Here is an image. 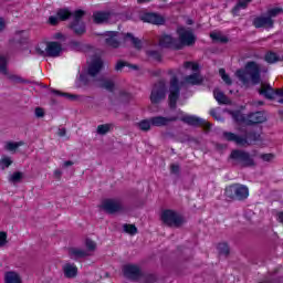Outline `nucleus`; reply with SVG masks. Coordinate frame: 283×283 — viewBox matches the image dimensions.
I'll return each mask as SVG.
<instances>
[{"instance_id":"nucleus-1","label":"nucleus","mask_w":283,"mask_h":283,"mask_svg":"<svg viewBox=\"0 0 283 283\" xmlns=\"http://www.w3.org/2000/svg\"><path fill=\"white\" fill-rule=\"evenodd\" d=\"M235 76L243 85H249V83H252V85H261L258 93L260 96L268 98V101H273L275 96H281L279 103L283 104V88H273L271 84L262 82V69L258 62H247L244 69L237 70Z\"/></svg>"},{"instance_id":"nucleus-2","label":"nucleus","mask_w":283,"mask_h":283,"mask_svg":"<svg viewBox=\"0 0 283 283\" xmlns=\"http://www.w3.org/2000/svg\"><path fill=\"white\" fill-rule=\"evenodd\" d=\"M71 17H73L70 25L71 30L77 35L85 34V23L82 21L83 17H85V11L81 9L75 10L74 13L70 9H59L56 15L49 18V23L50 25H59V21H67Z\"/></svg>"},{"instance_id":"nucleus-3","label":"nucleus","mask_w":283,"mask_h":283,"mask_svg":"<svg viewBox=\"0 0 283 283\" xmlns=\"http://www.w3.org/2000/svg\"><path fill=\"white\" fill-rule=\"evenodd\" d=\"M224 197L228 200L244 202L249 198V187L242 184H232L226 187Z\"/></svg>"},{"instance_id":"nucleus-4","label":"nucleus","mask_w":283,"mask_h":283,"mask_svg":"<svg viewBox=\"0 0 283 283\" xmlns=\"http://www.w3.org/2000/svg\"><path fill=\"white\" fill-rule=\"evenodd\" d=\"M230 160H233L234 165H239V167H255V159L247 150L233 149L230 154Z\"/></svg>"},{"instance_id":"nucleus-5","label":"nucleus","mask_w":283,"mask_h":283,"mask_svg":"<svg viewBox=\"0 0 283 283\" xmlns=\"http://www.w3.org/2000/svg\"><path fill=\"white\" fill-rule=\"evenodd\" d=\"M177 34L179 36V40H177V50H182L185 46L191 48V45H196L197 38L192 30L179 27L177 29Z\"/></svg>"},{"instance_id":"nucleus-6","label":"nucleus","mask_w":283,"mask_h":283,"mask_svg":"<svg viewBox=\"0 0 283 283\" xmlns=\"http://www.w3.org/2000/svg\"><path fill=\"white\" fill-rule=\"evenodd\" d=\"M160 218L167 227H182L185 224V218L171 209L163 210Z\"/></svg>"},{"instance_id":"nucleus-7","label":"nucleus","mask_w":283,"mask_h":283,"mask_svg":"<svg viewBox=\"0 0 283 283\" xmlns=\"http://www.w3.org/2000/svg\"><path fill=\"white\" fill-rule=\"evenodd\" d=\"M178 98H180V81L178 80V76L172 75L170 78L168 95L170 109H176V106L178 105Z\"/></svg>"},{"instance_id":"nucleus-8","label":"nucleus","mask_w":283,"mask_h":283,"mask_svg":"<svg viewBox=\"0 0 283 283\" xmlns=\"http://www.w3.org/2000/svg\"><path fill=\"white\" fill-rule=\"evenodd\" d=\"M103 67H105L103 57H101V55H93L87 63L86 74L91 76V78H96V76L103 72Z\"/></svg>"},{"instance_id":"nucleus-9","label":"nucleus","mask_w":283,"mask_h":283,"mask_svg":"<svg viewBox=\"0 0 283 283\" xmlns=\"http://www.w3.org/2000/svg\"><path fill=\"white\" fill-rule=\"evenodd\" d=\"M167 86L165 85L164 81H159L156 83L153 87V91L150 93V103L153 105H158L161 103V101H165L167 94Z\"/></svg>"},{"instance_id":"nucleus-10","label":"nucleus","mask_w":283,"mask_h":283,"mask_svg":"<svg viewBox=\"0 0 283 283\" xmlns=\"http://www.w3.org/2000/svg\"><path fill=\"white\" fill-rule=\"evenodd\" d=\"M179 120L186 125H189L190 127H205V129H211V123L193 115H184L179 118Z\"/></svg>"},{"instance_id":"nucleus-11","label":"nucleus","mask_w":283,"mask_h":283,"mask_svg":"<svg viewBox=\"0 0 283 283\" xmlns=\"http://www.w3.org/2000/svg\"><path fill=\"white\" fill-rule=\"evenodd\" d=\"M0 74H3L4 76H8L9 81H11V83H30L28 80L19 76V75H14V74H8V59H6V56L0 55Z\"/></svg>"},{"instance_id":"nucleus-12","label":"nucleus","mask_w":283,"mask_h":283,"mask_svg":"<svg viewBox=\"0 0 283 283\" xmlns=\"http://www.w3.org/2000/svg\"><path fill=\"white\" fill-rule=\"evenodd\" d=\"M139 19L143 23H150L151 25H165L166 23L165 17L156 12L140 13Z\"/></svg>"},{"instance_id":"nucleus-13","label":"nucleus","mask_w":283,"mask_h":283,"mask_svg":"<svg viewBox=\"0 0 283 283\" xmlns=\"http://www.w3.org/2000/svg\"><path fill=\"white\" fill-rule=\"evenodd\" d=\"M123 273L125 277H127L128 280H133L134 282L143 277V271L140 270V266L136 264L124 265Z\"/></svg>"},{"instance_id":"nucleus-14","label":"nucleus","mask_w":283,"mask_h":283,"mask_svg":"<svg viewBox=\"0 0 283 283\" xmlns=\"http://www.w3.org/2000/svg\"><path fill=\"white\" fill-rule=\"evenodd\" d=\"M178 116L165 117V116H154L150 117V123L153 127H167L169 123H176Z\"/></svg>"},{"instance_id":"nucleus-15","label":"nucleus","mask_w":283,"mask_h":283,"mask_svg":"<svg viewBox=\"0 0 283 283\" xmlns=\"http://www.w3.org/2000/svg\"><path fill=\"white\" fill-rule=\"evenodd\" d=\"M241 147H244V145H253V143H258L260 140V133L255 130H244L243 135L241 136Z\"/></svg>"},{"instance_id":"nucleus-16","label":"nucleus","mask_w":283,"mask_h":283,"mask_svg":"<svg viewBox=\"0 0 283 283\" xmlns=\"http://www.w3.org/2000/svg\"><path fill=\"white\" fill-rule=\"evenodd\" d=\"M61 52H63V45L59 42H48L46 43V54L51 59H56L61 56Z\"/></svg>"},{"instance_id":"nucleus-17","label":"nucleus","mask_w":283,"mask_h":283,"mask_svg":"<svg viewBox=\"0 0 283 283\" xmlns=\"http://www.w3.org/2000/svg\"><path fill=\"white\" fill-rule=\"evenodd\" d=\"M177 45H178V39H175L169 34L165 33L159 38L160 48H171L172 50H178Z\"/></svg>"},{"instance_id":"nucleus-18","label":"nucleus","mask_w":283,"mask_h":283,"mask_svg":"<svg viewBox=\"0 0 283 283\" xmlns=\"http://www.w3.org/2000/svg\"><path fill=\"white\" fill-rule=\"evenodd\" d=\"M262 123H266V115L264 112H254L248 114V125H260Z\"/></svg>"},{"instance_id":"nucleus-19","label":"nucleus","mask_w":283,"mask_h":283,"mask_svg":"<svg viewBox=\"0 0 283 283\" xmlns=\"http://www.w3.org/2000/svg\"><path fill=\"white\" fill-rule=\"evenodd\" d=\"M273 19L271 17H256L252 21V25H254L256 29L260 28H273L274 25Z\"/></svg>"},{"instance_id":"nucleus-20","label":"nucleus","mask_w":283,"mask_h":283,"mask_svg":"<svg viewBox=\"0 0 283 283\" xmlns=\"http://www.w3.org/2000/svg\"><path fill=\"white\" fill-rule=\"evenodd\" d=\"M125 211V206L118 200L107 199V213H123Z\"/></svg>"},{"instance_id":"nucleus-21","label":"nucleus","mask_w":283,"mask_h":283,"mask_svg":"<svg viewBox=\"0 0 283 283\" xmlns=\"http://www.w3.org/2000/svg\"><path fill=\"white\" fill-rule=\"evenodd\" d=\"M69 256L71 258V260H83V258L90 256V252L81 248H70Z\"/></svg>"},{"instance_id":"nucleus-22","label":"nucleus","mask_w":283,"mask_h":283,"mask_svg":"<svg viewBox=\"0 0 283 283\" xmlns=\"http://www.w3.org/2000/svg\"><path fill=\"white\" fill-rule=\"evenodd\" d=\"M62 271L64 273V277L72 280V277H76L78 275V268L74 263H66L63 265Z\"/></svg>"},{"instance_id":"nucleus-23","label":"nucleus","mask_w":283,"mask_h":283,"mask_svg":"<svg viewBox=\"0 0 283 283\" xmlns=\"http://www.w3.org/2000/svg\"><path fill=\"white\" fill-rule=\"evenodd\" d=\"M125 67H128L129 70H135V71L139 70L138 65H136V64H132L127 61L118 60L115 65V72H123V70H125Z\"/></svg>"},{"instance_id":"nucleus-24","label":"nucleus","mask_w":283,"mask_h":283,"mask_svg":"<svg viewBox=\"0 0 283 283\" xmlns=\"http://www.w3.org/2000/svg\"><path fill=\"white\" fill-rule=\"evenodd\" d=\"M223 137L226 138V140H228V143H235L237 145H241V146L244 140L242 139V136L235 135V133H231V132H224Z\"/></svg>"},{"instance_id":"nucleus-25","label":"nucleus","mask_w":283,"mask_h":283,"mask_svg":"<svg viewBox=\"0 0 283 283\" xmlns=\"http://www.w3.org/2000/svg\"><path fill=\"white\" fill-rule=\"evenodd\" d=\"M118 34V32L116 31H107V46L108 48H119L120 46V42H118V40L114 39V36H116Z\"/></svg>"},{"instance_id":"nucleus-26","label":"nucleus","mask_w":283,"mask_h":283,"mask_svg":"<svg viewBox=\"0 0 283 283\" xmlns=\"http://www.w3.org/2000/svg\"><path fill=\"white\" fill-rule=\"evenodd\" d=\"M13 43H19L20 45H25L28 43V32L18 31L12 40Z\"/></svg>"},{"instance_id":"nucleus-27","label":"nucleus","mask_w":283,"mask_h":283,"mask_svg":"<svg viewBox=\"0 0 283 283\" xmlns=\"http://www.w3.org/2000/svg\"><path fill=\"white\" fill-rule=\"evenodd\" d=\"M185 81L188 85H202V77H200V74L198 73L186 76Z\"/></svg>"},{"instance_id":"nucleus-28","label":"nucleus","mask_w":283,"mask_h":283,"mask_svg":"<svg viewBox=\"0 0 283 283\" xmlns=\"http://www.w3.org/2000/svg\"><path fill=\"white\" fill-rule=\"evenodd\" d=\"M264 62L269 63L270 65H273L277 62H280V55L273 51H268L264 55Z\"/></svg>"},{"instance_id":"nucleus-29","label":"nucleus","mask_w":283,"mask_h":283,"mask_svg":"<svg viewBox=\"0 0 283 283\" xmlns=\"http://www.w3.org/2000/svg\"><path fill=\"white\" fill-rule=\"evenodd\" d=\"M230 115L234 123H245V125H248V116H244L241 111H231Z\"/></svg>"},{"instance_id":"nucleus-30","label":"nucleus","mask_w":283,"mask_h":283,"mask_svg":"<svg viewBox=\"0 0 283 283\" xmlns=\"http://www.w3.org/2000/svg\"><path fill=\"white\" fill-rule=\"evenodd\" d=\"M213 96L219 105H230L231 102L221 91H214Z\"/></svg>"},{"instance_id":"nucleus-31","label":"nucleus","mask_w":283,"mask_h":283,"mask_svg":"<svg viewBox=\"0 0 283 283\" xmlns=\"http://www.w3.org/2000/svg\"><path fill=\"white\" fill-rule=\"evenodd\" d=\"M146 55L153 61H157V63L163 61V53H160L158 50H148L146 51Z\"/></svg>"},{"instance_id":"nucleus-32","label":"nucleus","mask_w":283,"mask_h":283,"mask_svg":"<svg viewBox=\"0 0 283 283\" xmlns=\"http://www.w3.org/2000/svg\"><path fill=\"white\" fill-rule=\"evenodd\" d=\"M125 39H129L135 48V50H143V41L132 33H126Z\"/></svg>"},{"instance_id":"nucleus-33","label":"nucleus","mask_w":283,"mask_h":283,"mask_svg":"<svg viewBox=\"0 0 283 283\" xmlns=\"http://www.w3.org/2000/svg\"><path fill=\"white\" fill-rule=\"evenodd\" d=\"M6 283H21V277L17 272H7L4 276Z\"/></svg>"},{"instance_id":"nucleus-34","label":"nucleus","mask_w":283,"mask_h":283,"mask_svg":"<svg viewBox=\"0 0 283 283\" xmlns=\"http://www.w3.org/2000/svg\"><path fill=\"white\" fill-rule=\"evenodd\" d=\"M251 3V0H238L237 6L232 9V14H238L240 10L247 9V7Z\"/></svg>"},{"instance_id":"nucleus-35","label":"nucleus","mask_w":283,"mask_h":283,"mask_svg":"<svg viewBox=\"0 0 283 283\" xmlns=\"http://www.w3.org/2000/svg\"><path fill=\"white\" fill-rule=\"evenodd\" d=\"M93 19L95 23H104V21H107V11L95 12Z\"/></svg>"},{"instance_id":"nucleus-36","label":"nucleus","mask_w":283,"mask_h":283,"mask_svg":"<svg viewBox=\"0 0 283 283\" xmlns=\"http://www.w3.org/2000/svg\"><path fill=\"white\" fill-rule=\"evenodd\" d=\"M57 96H64V98H69V101H82L83 96L72 94V93H61L60 91H53Z\"/></svg>"},{"instance_id":"nucleus-37","label":"nucleus","mask_w":283,"mask_h":283,"mask_svg":"<svg viewBox=\"0 0 283 283\" xmlns=\"http://www.w3.org/2000/svg\"><path fill=\"white\" fill-rule=\"evenodd\" d=\"M137 127L140 129V132H149V129H151V118L142 119L139 123H137Z\"/></svg>"},{"instance_id":"nucleus-38","label":"nucleus","mask_w":283,"mask_h":283,"mask_svg":"<svg viewBox=\"0 0 283 283\" xmlns=\"http://www.w3.org/2000/svg\"><path fill=\"white\" fill-rule=\"evenodd\" d=\"M117 101H119L120 103H129V101H132V93H127L125 91H119Z\"/></svg>"},{"instance_id":"nucleus-39","label":"nucleus","mask_w":283,"mask_h":283,"mask_svg":"<svg viewBox=\"0 0 283 283\" xmlns=\"http://www.w3.org/2000/svg\"><path fill=\"white\" fill-rule=\"evenodd\" d=\"M23 142H8L4 146L7 151H17L18 147H21Z\"/></svg>"},{"instance_id":"nucleus-40","label":"nucleus","mask_w":283,"mask_h":283,"mask_svg":"<svg viewBox=\"0 0 283 283\" xmlns=\"http://www.w3.org/2000/svg\"><path fill=\"white\" fill-rule=\"evenodd\" d=\"M123 229L125 233H128V235H136V233H138V228H136V224L125 223Z\"/></svg>"},{"instance_id":"nucleus-41","label":"nucleus","mask_w":283,"mask_h":283,"mask_svg":"<svg viewBox=\"0 0 283 283\" xmlns=\"http://www.w3.org/2000/svg\"><path fill=\"white\" fill-rule=\"evenodd\" d=\"M219 76H221V78L226 83V85H233V81L231 80V76H229V74H227V70L219 69Z\"/></svg>"},{"instance_id":"nucleus-42","label":"nucleus","mask_w":283,"mask_h":283,"mask_svg":"<svg viewBox=\"0 0 283 283\" xmlns=\"http://www.w3.org/2000/svg\"><path fill=\"white\" fill-rule=\"evenodd\" d=\"M219 255H229V253H231V250L229 249V244L227 243H219L217 245Z\"/></svg>"},{"instance_id":"nucleus-43","label":"nucleus","mask_w":283,"mask_h":283,"mask_svg":"<svg viewBox=\"0 0 283 283\" xmlns=\"http://www.w3.org/2000/svg\"><path fill=\"white\" fill-rule=\"evenodd\" d=\"M20 180H23V172L15 171L9 177V182H13V185H17Z\"/></svg>"},{"instance_id":"nucleus-44","label":"nucleus","mask_w":283,"mask_h":283,"mask_svg":"<svg viewBox=\"0 0 283 283\" xmlns=\"http://www.w3.org/2000/svg\"><path fill=\"white\" fill-rule=\"evenodd\" d=\"M212 41H219L220 43H229V38L221 35L220 33H210Z\"/></svg>"},{"instance_id":"nucleus-45","label":"nucleus","mask_w":283,"mask_h":283,"mask_svg":"<svg viewBox=\"0 0 283 283\" xmlns=\"http://www.w3.org/2000/svg\"><path fill=\"white\" fill-rule=\"evenodd\" d=\"M184 67L186 70H192V72H198V70H200V65L196 62H185Z\"/></svg>"},{"instance_id":"nucleus-46","label":"nucleus","mask_w":283,"mask_h":283,"mask_svg":"<svg viewBox=\"0 0 283 283\" xmlns=\"http://www.w3.org/2000/svg\"><path fill=\"white\" fill-rule=\"evenodd\" d=\"M281 12H283L282 8H272L268 10V17H270V19H273L277 17V14H280Z\"/></svg>"},{"instance_id":"nucleus-47","label":"nucleus","mask_w":283,"mask_h":283,"mask_svg":"<svg viewBox=\"0 0 283 283\" xmlns=\"http://www.w3.org/2000/svg\"><path fill=\"white\" fill-rule=\"evenodd\" d=\"M10 165H12V159L10 157H3L0 160L1 169H8V167H10Z\"/></svg>"},{"instance_id":"nucleus-48","label":"nucleus","mask_w":283,"mask_h":283,"mask_svg":"<svg viewBox=\"0 0 283 283\" xmlns=\"http://www.w3.org/2000/svg\"><path fill=\"white\" fill-rule=\"evenodd\" d=\"M260 158H261V160H263V163H271V160H273V158H275V155L273 153L261 154Z\"/></svg>"},{"instance_id":"nucleus-49","label":"nucleus","mask_w":283,"mask_h":283,"mask_svg":"<svg viewBox=\"0 0 283 283\" xmlns=\"http://www.w3.org/2000/svg\"><path fill=\"white\" fill-rule=\"evenodd\" d=\"M88 76L90 75L87 73L80 74V78H78L80 83H82V85H84V86L90 85V77Z\"/></svg>"},{"instance_id":"nucleus-50","label":"nucleus","mask_w":283,"mask_h":283,"mask_svg":"<svg viewBox=\"0 0 283 283\" xmlns=\"http://www.w3.org/2000/svg\"><path fill=\"white\" fill-rule=\"evenodd\" d=\"M85 245H86L87 251H95L96 250V242H94L91 239H86Z\"/></svg>"},{"instance_id":"nucleus-51","label":"nucleus","mask_w":283,"mask_h":283,"mask_svg":"<svg viewBox=\"0 0 283 283\" xmlns=\"http://www.w3.org/2000/svg\"><path fill=\"white\" fill-rule=\"evenodd\" d=\"M97 87H101L102 90H107V80L106 78H98L96 80Z\"/></svg>"},{"instance_id":"nucleus-52","label":"nucleus","mask_w":283,"mask_h":283,"mask_svg":"<svg viewBox=\"0 0 283 283\" xmlns=\"http://www.w3.org/2000/svg\"><path fill=\"white\" fill-rule=\"evenodd\" d=\"M107 92L111 94L116 92V84L112 80H107Z\"/></svg>"},{"instance_id":"nucleus-53","label":"nucleus","mask_w":283,"mask_h":283,"mask_svg":"<svg viewBox=\"0 0 283 283\" xmlns=\"http://www.w3.org/2000/svg\"><path fill=\"white\" fill-rule=\"evenodd\" d=\"M97 134L99 136H105V134H107V124L97 126Z\"/></svg>"},{"instance_id":"nucleus-54","label":"nucleus","mask_w":283,"mask_h":283,"mask_svg":"<svg viewBox=\"0 0 283 283\" xmlns=\"http://www.w3.org/2000/svg\"><path fill=\"white\" fill-rule=\"evenodd\" d=\"M8 244V233L0 232V247H6Z\"/></svg>"},{"instance_id":"nucleus-55","label":"nucleus","mask_w":283,"mask_h":283,"mask_svg":"<svg viewBox=\"0 0 283 283\" xmlns=\"http://www.w3.org/2000/svg\"><path fill=\"white\" fill-rule=\"evenodd\" d=\"M70 48H71V50L78 51V50H81V42H78V41H71L70 42Z\"/></svg>"},{"instance_id":"nucleus-56","label":"nucleus","mask_w":283,"mask_h":283,"mask_svg":"<svg viewBox=\"0 0 283 283\" xmlns=\"http://www.w3.org/2000/svg\"><path fill=\"white\" fill-rule=\"evenodd\" d=\"M170 174H175V175L180 174V166L178 164H172L170 166Z\"/></svg>"},{"instance_id":"nucleus-57","label":"nucleus","mask_w":283,"mask_h":283,"mask_svg":"<svg viewBox=\"0 0 283 283\" xmlns=\"http://www.w3.org/2000/svg\"><path fill=\"white\" fill-rule=\"evenodd\" d=\"M35 116H36V118H43V116H45V112L43 111V108L36 107L35 108Z\"/></svg>"},{"instance_id":"nucleus-58","label":"nucleus","mask_w":283,"mask_h":283,"mask_svg":"<svg viewBox=\"0 0 283 283\" xmlns=\"http://www.w3.org/2000/svg\"><path fill=\"white\" fill-rule=\"evenodd\" d=\"M35 52L36 54H39V56H48V46L45 48V50H42L41 48H36Z\"/></svg>"},{"instance_id":"nucleus-59","label":"nucleus","mask_w":283,"mask_h":283,"mask_svg":"<svg viewBox=\"0 0 283 283\" xmlns=\"http://www.w3.org/2000/svg\"><path fill=\"white\" fill-rule=\"evenodd\" d=\"M156 282V276L154 274H147L145 276V283H154Z\"/></svg>"},{"instance_id":"nucleus-60","label":"nucleus","mask_w":283,"mask_h":283,"mask_svg":"<svg viewBox=\"0 0 283 283\" xmlns=\"http://www.w3.org/2000/svg\"><path fill=\"white\" fill-rule=\"evenodd\" d=\"M99 209H102V211L107 212V199H104L102 201V205L99 206Z\"/></svg>"},{"instance_id":"nucleus-61","label":"nucleus","mask_w":283,"mask_h":283,"mask_svg":"<svg viewBox=\"0 0 283 283\" xmlns=\"http://www.w3.org/2000/svg\"><path fill=\"white\" fill-rule=\"evenodd\" d=\"M210 116H212V118H216V120H218V112H216V109L210 111Z\"/></svg>"},{"instance_id":"nucleus-62","label":"nucleus","mask_w":283,"mask_h":283,"mask_svg":"<svg viewBox=\"0 0 283 283\" xmlns=\"http://www.w3.org/2000/svg\"><path fill=\"white\" fill-rule=\"evenodd\" d=\"M65 134H67V130L65 128L59 129V136L63 137V136H65Z\"/></svg>"},{"instance_id":"nucleus-63","label":"nucleus","mask_w":283,"mask_h":283,"mask_svg":"<svg viewBox=\"0 0 283 283\" xmlns=\"http://www.w3.org/2000/svg\"><path fill=\"white\" fill-rule=\"evenodd\" d=\"M72 165H74V161L66 160V161H64L63 167H72Z\"/></svg>"},{"instance_id":"nucleus-64","label":"nucleus","mask_w":283,"mask_h":283,"mask_svg":"<svg viewBox=\"0 0 283 283\" xmlns=\"http://www.w3.org/2000/svg\"><path fill=\"white\" fill-rule=\"evenodd\" d=\"M54 176L56 178H60L61 176H63V172L61 170H54Z\"/></svg>"}]
</instances>
